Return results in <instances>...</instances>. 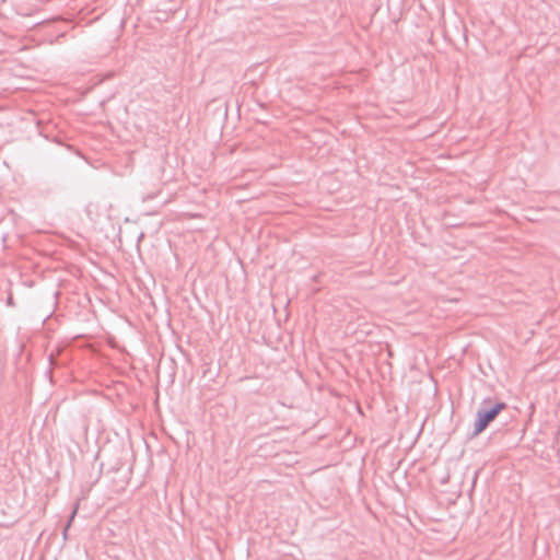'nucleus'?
<instances>
[{"instance_id":"obj_1","label":"nucleus","mask_w":560,"mask_h":560,"mask_svg":"<svg viewBox=\"0 0 560 560\" xmlns=\"http://www.w3.org/2000/svg\"><path fill=\"white\" fill-rule=\"evenodd\" d=\"M506 408V404L499 401L491 402L490 398L483 399L476 413L474 430L471 438L479 435L487 427L498 417V415Z\"/></svg>"},{"instance_id":"obj_2","label":"nucleus","mask_w":560,"mask_h":560,"mask_svg":"<svg viewBox=\"0 0 560 560\" xmlns=\"http://www.w3.org/2000/svg\"><path fill=\"white\" fill-rule=\"evenodd\" d=\"M75 513H77V511L74 510V511L72 512L71 516H70V521H69V523H68L67 527H66V528H65V530H63V536H65V537H67V530H68V527L70 526V523H71V521L73 520V517H74Z\"/></svg>"},{"instance_id":"obj_3","label":"nucleus","mask_w":560,"mask_h":560,"mask_svg":"<svg viewBox=\"0 0 560 560\" xmlns=\"http://www.w3.org/2000/svg\"><path fill=\"white\" fill-rule=\"evenodd\" d=\"M12 303H13V302H12V298H11V296H9V298H8V304H12Z\"/></svg>"}]
</instances>
